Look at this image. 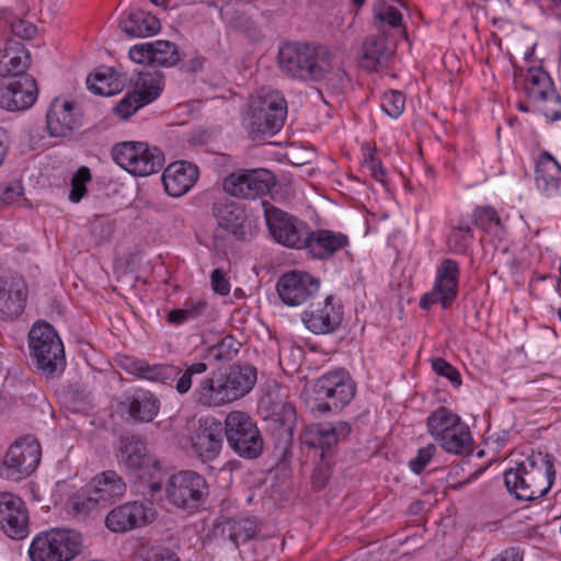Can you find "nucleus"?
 Listing matches in <instances>:
<instances>
[{
  "instance_id": "f257e3e1",
  "label": "nucleus",
  "mask_w": 561,
  "mask_h": 561,
  "mask_svg": "<svg viewBox=\"0 0 561 561\" xmlns=\"http://www.w3.org/2000/svg\"><path fill=\"white\" fill-rule=\"evenodd\" d=\"M504 471V483L510 494L520 501H535L551 489L556 471L548 454L531 453Z\"/></svg>"
},
{
  "instance_id": "f03ea898",
  "label": "nucleus",
  "mask_w": 561,
  "mask_h": 561,
  "mask_svg": "<svg viewBox=\"0 0 561 561\" xmlns=\"http://www.w3.org/2000/svg\"><path fill=\"white\" fill-rule=\"evenodd\" d=\"M277 61L288 78L304 82H319L333 69L331 51L325 46L309 43H284L279 47Z\"/></svg>"
},
{
  "instance_id": "7ed1b4c3",
  "label": "nucleus",
  "mask_w": 561,
  "mask_h": 561,
  "mask_svg": "<svg viewBox=\"0 0 561 561\" xmlns=\"http://www.w3.org/2000/svg\"><path fill=\"white\" fill-rule=\"evenodd\" d=\"M124 369L138 377L153 382L171 385L175 382V390L185 394L192 388V377L204 374L208 366L204 362L184 364V369L171 364H149L145 359L126 357L123 362Z\"/></svg>"
},
{
  "instance_id": "20e7f679",
  "label": "nucleus",
  "mask_w": 561,
  "mask_h": 561,
  "mask_svg": "<svg viewBox=\"0 0 561 561\" xmlns=\"http://www.w3.org/2000/svg\"><path fill=\"white\" fill-rule=\"evenodd\" d=\"M247 129L253 139L273 136L284 126L287 116V102L278 91H266L250 105Z\"/></svg>"
},
{
  "instance_id": "39448f33",
  "label": "nucleus",
  "mask_w": 561,
  "mask_h": 561,
  "mask_svg": "<svg viewBox=\"0 0 561 561\" xmlns=\"http://www.w3.org/2000/svg\"><path fill=\"white\" fill-rule=\"evenodd\" d=\"M28 347L37 368L46 376L64 370L66 366L64 344L49 323L33 324L28 332Z\"/></svg>"
},
{
  "instance_id": "423d86ee",
  "label": "nucleus",
  "mask_w": 561,
  "mask_h": 561,
  "mask_svg": "<svg viewBox=\"0 0 561 561\" xmlns=\"http://www.w3.org/2000/svg\"><path fill=\"white\" fill-rule=\"evenodd\" d=\"M224 433L231 450L243 459H256L264 447L262 434L255 421L243 411H231L226 415Z\"/></svg>"
},
{
  "instance_id": "0eeeda50",
  "label": "nucleus",
  "mask_w": 561,
  "mask_h": 561,
  "mask_svg": "<svg viewBox=\"0 0 561 561\" xmlns=\"http://www.w3.org/2000/svg\"><path fill=\"white\" fill-rule=\"evenodd\" d=\"M80 547L81 537L77 531L53 528L33 538L28 556L32 561H71Z\"/></svg>"
},
{
  "instance_id": "6e6552de",
  "label": "nucleus",
  "mask_w": 561,
  "mask_h": 561,
  "mask_svg": "<svg viewBox=\"0 0 561 561\" xmlns=\"http://www.w3.org/2000/svg\"><path fill=\"white\" fill-rule=\"evenodd\" d=\"M314 409L320 413H337L355 394V383L345 369L329 371L313 383Z\"/></svg>"
},
{
  "instance_id": "1a4fd4ad",
  "label": "nucleus",
  "mask_w": 561,
  "mask_h": 561,
  "mask_svg": "<svg viewBox=\"0 0 561 561\" xmlns=\"http://www.w3.org/2000/svg\"><path fill=\"white\" fill-rule=\"evenodd\" d=\"M112 157L122 169L136 176L151 175L164 164L162 151L141 141L116 144L112 149Z\"/></svg>"
},
{
  "instance_id": "9d476101",
  "label": "nucleus",
  "mask_w": 561,
  "mask_h": 561,
  "mask_svg": "<svg viewBox=\"0 0 561 561\" xmlns=\"http://www.w3.org/2000/svg\"><path fill=\"white\" fill-rule=\"evenodd\" d=\"M262 205L273 240L287 248L302 249L307 240L308 224L267 202H263Z\"/></svg>"
},
{
  "instance_id": "9b49d317",
  "label": "nucleus",
  "mask_w": 561,
  "mask_h": 561,
  "mask_svg": "<svg viewBox=\"0 0 561 561\" xmlns=\"http://www.w3.org/2000/svg\"><path fill=\"white\" fill-rule=\"evenodd\" d=\"M42 448L33 436H24L16 439L7 451L0 476L13 481L28 477L39 465Z\"/></svg>"
},
{
  "instance_id": "f8f14e48",
  "label": "nucleus",
  "mask_w": 561,
  "mask_h": 561,
  "mask_svg": "<svg viewBox=\"0 0 561 561\" xmlns=\"http://www.w3.org/2000/svg\"><path fill=\"white\" fill-rule=\"evenodd\" d=\"M274 184L275 176L267 169H240L225 178L222 188L230 196L255 199L267 194Z\"/></svg>"
},
{
  "instance_id": "ddd939ff",
  "label": "nucleus",
  "mask_w": 561,
  "mask_h": 561,
  "mask_svg": "<svg viewBox=\"0 0 561 561\" xmlns=\"http://www.w3.org/2000/svg\"><path fill=\"white\" fill-rule=\"evenodd\" d=\"M460 268L453 259H444L436 267L435 280L431 291L420 299V307L430 310L432 306L440 304L448 309L458 296Z\"/></svg>"
},
{
  "instance_id": "4468645a",
  "label": "nucleus",
  "mask_w": 561,
  "mask_h": 561,
  "mask_svg": "<svg viewBox=\"0 0 561 561\" xmlns=\"http://www.w3.org/2000/svg\"><path fill=\"white\" fill-rule=\"evenodd\" d=\"M165 493L168 500L181 508H195L207 494V482L195 471L184 470L170 477Z\"/></svg>"
},
{
  "instance_id": "2eb2a0df",
  "label": "nucleus",
  "mask_w": 561,
  "mask_h": 561,
  "mask_svg": "<svg viewBox=\"0 0 561 561\" xmlns=\"http://www.w3.org/2000/svg\"><path fill=\"white\" fill-rule=\"evenodd\" d=\"M320 288V280L304 271H289L277 280L276 290L280 300L290 307H297L311 299Z\"/></svg>"
},
{
  "instance_id": "dca6fc26",
  "label": "nucleus",
  "mask_w": 561,
  "mask_h": 561,
  "mask_svg": "<svg viewBox=\"0 0 561 561\" xmlns=\"http://www.w3.org/2000/svg\"><path fill=\"white\" fill-rule=\"evenodd\" d=\"M222 424L216 417H201L190 434L192 451L203 462L216 459L222 448Z\"/></svg>"
},
{
  "instance_id": "f3484780",
  "label": "nucleus",
  "mask_w": 561,
  "mask_h": 561,
  "mask_svg": "<svg viewBox=\"0 0 561 561\" xmlns=\"http://www.w3.org/2000/svg\"><path fill=\"white\" fill-rule=\"evenodd\" d=\"M0 529L15 540L24 539L30 533L25 503L12 493H0Z\"/></svg>"
},
{
  "instance_id": "a211bd4d",
  "label": "nucleus",
  "mask_w": 561,
  "mask_h": 561,
  "mask_svg": "<svg viewBox=\"0 0 561 561\" xmlns=\"http://www.w3.org/2000/svg\"><path fill=\"white\" fill-rule=\"evenodd\" d=\"M37 96V84L32 76L8 78L0 87V107L24 111L35 103Z\"/></svg>"
},
{
  "instance_id": "6ab92c4d",
  "label": "nucleus",
  "mask_w": 561,
  "mask_h": 561,
  "mask_svg": "<svg viewBox=\"0 0 561 561\" xmlns=\"http://www.w3.org/2000/svg\"><path fill=\"white\" fill-rule=\"evenodd\" d=\"M154 518V512L140 501L126 502L113 508L105 517V526L113 533L140 528Z\"/></svg>"
},
{
  "instance_id": "aec40b11",
  "label": "nucleus",
  "mask_w": 561,
  "mask_h": 561,
  "mask_svg": "<svg viewBox=\"0 0 561 561\" xmlns=\"http://www.w3.org/2000/svg\"><path fill=\"white\" fill-rule=\"evenodd\" d=\"M80 111L68 100L55 98L46 113V124L49 136L65 138L72 135L80 126Z\"/></svg>"
},
{
  "instance_id": "412c9836",
  "label": "nucleus",
  "mask_w": 561,
  "mask_h": 561,
  "mask_svg": "<svg viewBox=\"0 0 561 561\" xmlns=\"http://www.w3.org/2000/svg\"><path fill=\"white\" fill-rule=\"evenodd\" d=\"M350 433L351 426L346 422L310 424L300 435V440L309 447L321 449L324 461L328 451Z\"/></svg>"
},
{
  "instance_id": "4be33fe9",
  "label": "nucleus",
  "mask_w": 561,
  "mask_h": 561,
  "mask_svg": "<svg viewBox=\"0 0 561 561\" xmlns=\"http://www.w3.org/2000/svg\"><path fill=\"white\" fill-rule=\"evenodd\" d=\"M211 211L218 222V228L215 231V238L221 237L220 232L222 230L231 233L237 240H242L244 238V222L247 214L241 204L228 197H221L214 202Z\"/></svg>"
},
{
  "instance_id": "5701e85b",
  "label": "nucleus",
  "mask_w": 561,
  "mask_h": 561,
  "mask_svg": "<svg viewBox=\"0 0 561 561\" xmlns=\"http://www.w3.org/2000/svg\"><path fill=\"white\" fill-rule=\"evenodd\" d=\"M129 57L137 64L150 66H174L179 61L176 46L169 41H153L134 45L129 49Z\"/></svg>"
},
{
  "instance_id": "b1692460",
  "label": "nucleus",
  "mask_w": 561,
  "mask_h": 561,
  "mask_svg": "<svg viewBox=\"0 0 561 561\" xmlns=\"http://www.w3.org/2000/svg\"><path fill=\"white\" fill-rule=\"evenodd\" d=\"M306 328L314 334L333 333L341 325L343 310L341 306L332 302V297L328 296L323 304H319L311 310L304 311L301 316Z\"/></svg>"
},
{
  "instance_id": "393cba45",
  "label": "nucleus",
  "mask_w": 561,
  "mask_h": 561,
  "mask_svg": "<svg viewBox=\"0 0 561 561\" xmlns=\"http://www.w3.org/2000/svg\"><path fill=\"white\" fill-rule=\"evenodd\" d=\"M199 178L198 167L187 161H175L169 164L162 173L165 193L174 198L185 195Z\"/></svg>"
},
{
  "instance_id": "a878e982",
  "label": "nucleus",
  "mask_w": 561,
  "mask_h": 561,
  "mask_svg": "<svg viewBox=\"0 0 561 561\" xmlns=\"http://www.w3.org/2000/svg\"><path fill=\"white\" fill-rule=\"evenodd\" d=\"M306 239L302 249L317 260H329L350 243L346 234L328 229L310 230L309 228Z\"/></svg>"
},
{
  "instance_id": "bb28decb",
  "label": "nucleus",
  "mask_w": 561,
  "mask_h": 561,
  "mask_svg": "<svg viewBox=\"0 0 561 561\" xmlns=\"http://www.w3.org/2000/svg\"><path fill=\"white\" fill-rule=\"evenodd\" d=\"M27 298V287L19 275L0 276V313L7 317H18L24 310Z\"/></svg>"
},
{
  "instance_id": "cd10ccee",
  "label": "nucleus",
  "mask_w": 561,
  "mask_h": 561,
  "mask_svg": "<svg viewBox=\"0 0 561 561\" xmlns=\"http://www.w3.org/2000/svg\"><path fill=\"white\" fill-rule=\"evenodd\" d=\"M87 486L92 500L98 501L103 506L121 500L127 490L126 482L114 470H106L96 474Z\"/></svg>"
},
{
  "instance_id": "c85d7f7f",
  "label": "nucleus",
  "mask_w": 561,
  "mask_h": 561,
  "mask_svg": "<svg viewBox=\"0 0 561 561\" xmlns=\"http://www.w3.org/2000/svg\"><path fill=\"white\" fill-rule=\"evenodd\" d=\"M537 188L548 197L561 195V164L548 151L538 154L535 169Z\"/></svg>"
},
{
  "instance_id": "c756f323",
  "label": "nucleus",
  "mask_w": 561,
  "mask_h": 561,
  "mask_svg": "<svg viewBox=\"0 0 561 561\" xmlns=\"http://www.w3.org/2000/svg\"><path fill=\"white\" fill-rule=\"evenodd\" d=\"M122 411L137 423L151 422L160 411L159 399L150 391L138 390L126 396L119 403Z\"/></svg>"
},
{
  "instance_id": "7c9ffc66",
  "label": "nucleus",
  "mask_w": 561,
  "mask_h": 561,
  "mask_svg": "<svg viewBox=\"0 0 561 561\" xmlns=\"http://www.w3.org/2000/svg\"><path fill=\"white\" fill-rule=\"evenodd\" d=\"M31 55L25 46L16 41H8L0 51V76L7 78L28 76Z\"/></svg>"
},
{
  "instance_id": "2f4dec72",
  "label": "nucleus",
  "mask_w": 561,
  "mask_h": 561,
  "mask_svg": "<svg viewBox=\"0 0 561 561\" xmlns=\"http://www.w3.org/2000/svg\"><path fill=\"white\" fill-rule=\"evenodd\" d=\"M194 399L205 407H221L232 402L222 375L203 378L194 390Z\"/></svg>"
},
{
  "instance_id": "473e14b6",
  "label": "nucleus",
  "mask_w": 561,
  "mask_h": 561,
  "mask_svg": "<svg viewBox=\"0 0 561 561\" xmlns=\"http://www.w3.org/2000/svg\"><path fill=\"white\" fill-rule=\"evenodd\" d=\"M153 81L152 79L150 84L147 85L148 82L142 79L144 89L127 93L115 106V114L123 119H127L140 107L154 101L159 96L161 88Z\"/></svg>"
},
{
  "instance_id": "72a5a7b5",
  "label": "nucleus",
  "mask_w": 561,
  "mask_h": 561,
  "mask_svg": "<svg viewBox=\"0 0 561 561\" xmlns=\"http://www.w3.org/2000/svg\"><path fill=\"white\" fill-rule=\"evenodd\" d=\"M231 401L244 397L256 382V369L251 365L230 367L226 375H222Z\"/></svg>"
},
{
  "instance_id": "f704fd0d",
  "label": "nucleus",
  "mask_w": 561,
  "mask_h": 561,
  "mask_svg": "<svg viewBox=\"0 0 561 561\" xmlns=\"http://www.w3.org/2000/svg\"><path fill=\"white\" fill-rule=\"evenodd\" d=\"M392 55L393 49L383 36H369L363 45L362 66L369 71H378L387 65Z\"/></svg>"
},
{
  "instance_id": "c9c22d12",
  "label": "nucleus",
  "mask_w": 561,
  "mask_h": 561,
  "mask_svg": "<svg viewBox=\"0 0 561 561\" xmlns=\"http://www.w3.org/2000/svg\"><path fill=\"white\" fill-rule=\"evenodd\" d=\"M437 444L447 454L465 457L472 454L474 440L469 426L461 421Z\"/></svg>"
},
{
  "instance_id": "e433bc0d",
  "label": "nucleus",
  "mask_w": 561,
  "mask_h": 561,
  "mask_svg": "<svg viewBox=\"0 0 561 561\" xmlns=\"http://www.w3.org/2000/svg\"><path fill=\"white\" fill-rule=\"evenodd\" d=\"M216 531L238 547L255 536L257 526L256 522L249 517L228 518L216 526Z\"/></svg>"
},
{
  "instance_id": "4c0bfd02",
  "label": "nucleus",
  "mask_w": 561,
  "mask_h": 561,
  "mask_svg": "<svg viewBox=\"0 0 561 561\" xmlns=\"http://www.w3.org/2000/svg\"><path fill=\"white\" fill-rule=\"evenodd\" d=\"M122 31L133 37H147L159 32V20L144 11L129 12L121 20Z\"/></svg>"
},
{
  "instance_id": "58836bf2",
  "label": "nucleus",
  "mask_w": 561,
  "mask_h": 561,
  "mask_svg": "<svg viewBox=\"0 0 561 561\" xmlns=\"http://www.w3.org/2000/svg\"><path fill=\"white\" fill-rule=\"evenodd\" d=\"M117 457L130 470H139L149 461L145 443L136 436L121 437Z\"/></svg>"
},
{
  "instance_id": "ea45409f",
  "label": "nucleus",
  "mask_w": 561,
  "mask_h": 561,
  "mask_svg": "<svg viewBox=\"0 0 561 561\" xmlns=\"http://www.w3.org/2000/svg\"><path fill=\"white\" fill-rule=\"evenodd\" d=\"M461 417L447 407H438L426 419L427 433L438 443L450 433L460 422Z\"/></svg>"
},
{
  "instance_id": "a19ab883",
  "label": "nucleus",
  "mask_w": 561,
  "mask_h": 561,
  "mask_svg": "<svg viewBox=\"0 0 561 561\" xmlns=\"http://www.w3.org/2000/svg\"><path fill=\"white\" fill-rule=\"evenodd\" d=\"M208 308V302L204 298L186 300L182 308L172 309L167 314V322L179 327L186 322L196 321L202 318Z\"/></svg>"
},
{
  "instance_id": "79ce46f5",
  "label": "nucleus",
  "mask_w": 561,
  "mask_h": 561,
  "mask_svg": "<svg viewBox=\"0 0 561 561\" xmlns=\"http://www.w3.org/2000/svg\"><path fill=\"white\" fill-rule=\"evenodd\" d=\"M525 90L528 99L534 101L545 100V96L553 91V82L549 75L541 68H530L525 77Z\"/></svg>"
},
{
  "instance_id": "37998d69",
  "label": "nucleus",
  "mask_w": 561,
  "mask_h": 561,
  "mask_svg": "<svg viewBox=\"0 0 561 561\" xmlns=\"http://www.w3.org/2000/svg\"><path fill=\"white\" fill-rule=\"evenodd\" d=\"M87 85L94 94L111 96L118 93L123 83L118 79H114L112 73L96 71L87 78Z\"/></svg>"
},
{
  "instance_id": "c03bdc74",
  "label": "nucleus",
  "mask_w": 561,
  "mask_h": 561,
  "mask_svg": "<svg viewBox=\"0 0 561 561\" xmlns=\"http://www.w3.org/2000/svg\"><path fill=\"white\" fill-rule=\"evenodd\" d=\"M273 434L283 443L288 444L294 435L296 426V410L290 404L282 407L280 414L273 419Z\"/></svg>"
},
{
  "instance_id": "a18cd8bd",
  "label": "nucleus",
  "mask_w": 561,
  "mask_h": 561,
  "mask_svg": "<svg viewBox=\"0 0 561 561\" xmlns=\"http://www.w3.org/2000/svg\"><path fill=\"white\" fill-rule=\"evenodd\" d=\"M375 27L380 32H386V26L396 28L402 24V13L393 5L380 2L374 7Z\"/></svg>"
},
{
  "instance_id": "49530a36",
  "label": "nucleus",
  "mask_w": 561,
  "mask_h": 561,
  "mask_svg": "<svg viewBox=\"0 0 561 561\" xmlns=\"http://www.w3.org/2000/svg\"><path fill=\"white\" fill-rule=\"evenodd\" d=\"M473 238L472 228L468 224L460 221L457 226L453 227L447 244L453 253L463 254L472 243Z\"/></svg>"
},
{
  "instance_id": "de8ad7c7",
  "label": "nucleus",
  "mask_w": 561,
  "mask_h": 561,
  "mask_svg": "<svg viewBox=\"0 0 561 561\" xmlns=\"http://www.w3.org/2000/svg\"><path fill=\"white\" fill-rule=\"evenodd\" d=\"M473 222L485 232H496L502 228L497 211L491 206H479L474 209Z\"/></svg>"
},
{
  "instance_id": "09e8293b",
  "label": "nucleus",
  "mask_w": 561,
  "mask_h": 561,
  "mask_svg": "<svg viewBox=\"0 0 561 561\" xmlns=\"http://www.w3.org/2000/svg\"><path fill=\"white\" fill-rule=\"evenodd\" d=\"M381 108L391 118H398L405 107V95L398 90L385 92L381 96Z\"/></svg>"
},
{
  "instance_id": "8fccbe9b",
  "label": "nucleus",
  "mask_w": 561,
  "mask_h": 561,
  "mask_svg": "<svg viewBox=\"0 0 561 561\" xmlns=\"http://www.w3.org/2000/svg\"><path fill=\"white\" fill-rule=\"evenodd\" d=\"M241 343L232 335H226L210 348V354L216 360H231L238 355Z\"/></svg>"
},
{
  "instance_id": "3c124183",
  "label": "nucleus",
  "mask_w": 561,
  "mask_h": 561,
  "mask_svg": "<svg viewBox=\"0 0 561 561\" xmlns=\"http://www.w3.org/2000/svg\"><path fill=\"white\" fill-rule=\"evenodd\" d=\"M533 103L546 118L552 122L561 119V96L556 90L550 91L549 94L545 96V100L534 101Z\"/></svg>"
},
{
  "instance_id": "603ef678",
  "label": "nucleus",
  "mask_w": 561,
  "mask_h": 561,
  "mask_svg": "<svg viewBox=\"0 0 561 561\" xmlns=\"http://www.w3.org/2000/svg\"><path fill=\"white\" fill-rule=\"evenodd\" d=\"M230 24L234 30L244 34L252 43H259L263 38L262 30L245 14L236 15Z\"/></svg>"
},
{
  "instance_id": "864d4df0",
  "label": "nucleus",
  "mask_w": 561,
  "mask_h": 561,
  "mask_svg": "<svg viewBox=\"0 0 561 561\" xmlns=\"http://www.w3.org/2000/svg\"><path fill=\"white\" fill-rule=\"evenodd\" d=\"M98 504H100L98 501L92 500V496L89 493L88 486H85L82 494H77V495L72 496L68 502L70 512L75 516H80V517L89 515L90 512Z\"/></svg>"
},
{
  "instance_id": "5fc2aeb1",
  "label": "nucleus",
  "mask_w": 561,
  "mask_h": 561,
  "mask_svg": "<svg viewBox=\"0 0 561 561\" xmlns=\"http://www.w3.org/2000/svg\"><path fill=\"white\" fill-rule=\"evenodd\" d=\"M91 173L87 167H81L71 179V190L69 199L72 203H79L87 194L85 184L90 182Z\"/></svg>"
},
{
  "instance_id": "6e6d98bb",
  "label": "nucleus",
  "mask_w": 561,
  "mask_h": 561,
  "mask_svg": "<svg viewBox=\"0 0 561 561\" xmlns=\"http://www.w3.org/2000/svg\"><path fill=\"white\" fill-rule=\"evenodd\" d=\"M431 364L436 375L447 378L455 387L461 385V376L450 363L442 357H436L431 360Z\"/></svg>"
},
{
  "instance_id": "4d7b16f0",
  "label": "nucleus",
  "mask_w": 561,
  "mask_h": 561,
  "mask_svg": "<svg viewBox=\"0 0 561 561\" xmlns=\"http://www.w3.org/2000/svg\"><path fill=\"white\" fill-rule=\"evenodd\" d=\"M11 33L20 38L31 39L36 35V26L23 19L13 16L8 21Z\"/></svg>"
},
{
  "instance_id": "13d9d810",
  "label": "nucleus",
  "mask_w": 561,
  "mask_h": 561,
  "mask_svg": "<svg viewBox=\"0 0 561 561\" xmlns=\"http://www.w3.org/2000/svg\"><path fill=\"white\" fill-rule=\"evenodd\" d=\"M437 447L435 444H427L417 450L415 458L411 459L409 466L414 473H421L435 455Z\"/></svg>"
},
{
  "instance_id": "bf43d9fd",
  "label": "nucleus",
  "mask_w": 561,
  "mask_h": 561,
  "mask_svg": "<svg viewBox=\"0 0 561 561\" xmlns=\"http://www.w3.org/2000/svg\"><path fill=\"white\" fill-rule=\"evenodd\" d=\"M331 477L330 465L327 458L324 461L321 460V463L316 467L312 472V485L317 490H321L325 486L329 479Z\"/></svg>"
},
{
  "instance_id": "052dcab7",
  "label": "nucleus",
  "mask_w": 561,
  "mask_h": 561,
  "mask_svg": "<svg viewBox=\"0 0 561 561\" xmlns=\"http://www.w3.org/2000/svg\"><path fill=\"white\" fill-rule=\"evenodd\" d=\"M211 287L216 294L226 296L230 293V283L222 270L216 268L210 274Z\"/></svg>"
},
{
  "instance_id": "680f3d73",
  "label": "nucleus",
  "mask_w": 561,
  "mask_h": 561,
  "mask_svg": "<svg viewBox=\"0 0 561 561\" xmlns=\"http://www.w3.org/2000/svg\"><path fill=\"white\" fill-rule=\"evenodd\" d=\"M524 551L519 547H511L502 551L491 561H523Z\"/></svg>"
},
{
  "instance_id": "e2e57ef3",
  "label": "nucleus",
  "mask_w": 561,
  "mask_h": 561,
  "mask_svg": "<svg viewBox=\"0 0 561 561\" xmlns=\"http://www.w3.org/2000/svg\"><path fill=\"white\" fill-rule=\"evenodd\" d=\"M366 167L368 168V170L371 173V176L376 181L381 182V183L385 182L386 172H385V169L379 160L371 157L368 161H366Z\"/></svg>"
},
{
  "instance_id": "0e129e2a",
  "label": "nucleus",
  "mask_w": 561,
  "mask_h": 561,
  "mask_svg": "<svg viewBox=\"0 0 561 561\" xmlns=\"http://www.w3.org/2000/svg\"><path fill=\"white\" fill-rule=\"evenodd\" d=\"M9 148V136L7 131L0 127V165L3 163Z\"/></svg>"
},
{
  "instance_id": "69168bd1",
  "label": "nucleus",
  "mask_w": 561,
  "mask_h": 561,
  "mask_svg": "<svg viewBox=\"0 0 561 561\" xmlns=\"http://www.w3.org/2000/svg\"><path fill=\"white\" fill-rule=\"evenodd\" d=\"M154 561H181L180 558L171 550H164L157 556Z\"/></svg>"
},
{
  "instance_id": "338daca9",
  "label": "nucleus",
  "mask_w": 561,
  "mask_h": 561,
  "mask_svg": "<svg viewBox=\"0 0 561 561\" xmlns=\"http://www.w3.org/2000/svg\"><path fill=\"white\" fill-rule=\"evenodd\" d=\"M149 488L151 495H154L157 492L162 490V484L160 482H151Z\"/></svg>"
},
{
  "instance_id": "774afa93",
  "label": "nucleus",
  "mask_w": 561,
  "mask_h": 561,
  "mask_svg": "<svg viewBox=\"0 0 561 561\" xmlns=\"http://www.w3.org/2000/svg\"><path fill=\"white\" fill-rule=\"evenodd\" d=\"M366 0H352L353 4L356 7H362Z\"/></svg>"
}]
</instances>
